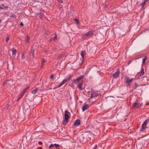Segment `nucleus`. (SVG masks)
<instances>
[{
  "mask_svg": "<svg viewBox=\"0 0 149 149\" xmlns=\"http://www.w3.org/2000/svg\"><path fill=\"white\" fill-rule=\"evenodd\" d=\"M148 0H144L143 2L141 3V5L143 7L144 6L146 3L147 1Z\"/></svg>",
  "mask_w": 149,
  "mask_h": 149,
  "instance_id": "412c9836",
  "label": "nucleus"
},
{
  "mask_svg": "<svg viewBox=\"0 0 149 149\" xmlns=\"http://www.w3.org/2000/svg\"><path fill=\"white\" fill-rule=\"evenodd\" d=\"M8 8V7L7 6H5V7H4V9H7V8Z\"/></svg>",
  "mask_w": 149,
  "mask_h": 149,
  "instance_id": "58836bf2",
  "label": "nucleus"
},
{
  "mask_svg": "<svg viewBox=\"0 0 149 149\" xmlns=\"http://www.w3.org/2000/svg\"><path fill=\"white\" fill-rule=\"evenodd\" d=\"M38 144H39V145H42V142L40 141L39 142H38Z\"/></svg>",
  "mask_w": 149,
  "mask_h": 149,
  "instance_id": "c9c22d12",
  "label": "nucleus"
},
{
  "mask_svg": "<svg viewBox=\"0 0 149 149\" xmlns=\"http://www.w3.org/2000/svg\"><path fill=\"white\" fill-rule=\"evenodd\" d=\"M80 124V121L79 120H77L74 123V125L75 126H78Z\"/></svg>",
  "mask_w": 149,
  "mask_h": 149,
  "instance_id": "ddd939ff",
  "label": "nucleus"
},
{
  "mask_svg": "<svg viewBox=\"0 0 149 149\" xmlns=\"http://www.w3.org/2000/svg\"><path fill=\"white\" fill-rule=\"evenodd\" d=\"M29 37L28 36H27L26 37V42H26V44H27L29 42Z\"/></svg>",
  "mask_w": 149,
  "mask_h": 149,
  "instance_id": "6ab92c4d",
  "label": "nucleus"
},
{
  "mask_svg": "<svg viewBox=\"0 0 149 149\" xmlns=\"http://www.w3.org/2000/svg\"><path fill=\"white\" fill-rule=\"evenodd\" d=\"M20 25L22 26H23V23H22V22H21L20 23Z\"/></svg>",
  "mask_w": 149,
  "mask_h": 149,
  "instance_id": "37998d69",
  "label": "nucleus"
},
{
  "mask_svg": "<svg viewBox=\"0 0 149 149\" xmlns=\"http://www.w3.org/2000/svg\"><path fill=\"white\" fill-rule=\"evenodd\" d=\"M9 107V105H7L5 107V109H8V108Z\"/></svg>",
  "mask_w": 149,
  "mask_h": 149,
  "instance_id": "72a5a7b5",
  "label": "nucleus"
},
{
  "mask_svg": "<svg viewBox=\"0 0 149 149\" xmlns=\"http://www.w3.org/2000/svg\"><path fill=\"white\" fill-rule=\"evenodd\" d=\"M10 17H12L15 18H16V15L14 14H12L10 16Z\"/></svg>",
  "mask_w": 149,
  "mask_h": 149,
  "instance_id": "393cba45",
  "label": "nucleus"
},
{
  "mask_svg": "<svg viewBox=\"0 0 149 149\" xmlns=\"http://www.w3.org/2000/svg\"><path fill=\"white\" fill-rule=\"evenodd\" d=\"M82 83H81L78 84L77 85V87L80 90H81L82 89Z\"/></svg>",
  "mask_w": 149,
  "mask_h": 149,
  "instance_id": "dca6fc26",
  "label": "nucleus"
},
{
  "mask_svg": "<svg viewBox=\"0 0 149 149\" xmlns=\"http://www.w3.org/2000/svg\"><path fill=\"white\" fill-rule=\"evenodd\" d=\"M45 62V59H43L42 61V66L44 65Z\"/></svg>",
  "mask_w": 149,
  "mask_h": 149,
  "instance_id": "bb28decb",
  "label": "nucleus"
},
{
  "mask_svg": "<svg viewBox=\"0 0 149 149\" xmlns=\"http://www.w3.org/2000/svg\"><path fill=\"white\" fill-rule=\"evenodd\" d=\"M9 40V38L8 37H7L6 38V41L8 42Z\"/></svg>",
  "mask_w": 149,
  "mask_h": 149,
  "instance_id": "f704fd0d",
  "label": "nucleus"
},
{
  "mask_svg": "<svg viewBox=\"0 0 149 149\" xmlns=\"http://www.w3.org/2000/svg\"><path fill=\"white\" fill-rule=\"evenodd\" d=\"M141 104L140 103H138L136 102H135L134 103L133 106L136 108H138L141 106Z\"/></svg>",
  "mask_w": 149,
  "mask_h": 149,
  "instance_id": "f8f14e48",
  "label": "nucleus"
},
{
  "mask_svg": "<svg viewBox=\"0 0 149 149\" xmlns=\"http://www.w3.org/2000/svg\"><path fill=\"white\" fill-rule=\"evenodd\" d=\"M120 72L119 69H117L116 72L113 75V77L115 78H118L120 75Z\"/></svg>",
  "mask_w": 149,
  "mask_h": 149,
  "instance_id": "39448f33",
  "label": "nucleus"
},
{
  "mask_svg": "<svg viewBox=\"0 0 149 149\" xmlns=\"http://www.w3.org/2000/svg\"><path fill=\"white\" fill-rule=\"evenodd\" d=\"M17 51L15 49L13 50L12 51V55L13 57H15L16 55Z\"/></svg>",
  "mask_w": 149,
  "mask_h": 149,
  "instance_id": "2eb2a0df",
  "label": "nucleus"
},
{
  "mask_svg": "<svg viewBox=\"0 0 149 149\" xmlns=\"http://www.w3.org/2000/svg\"><path fill=\"white\" fill-rule=\"evenodd\" d=\"M38 148H39L40 149H41L42 148L41 147H39Z\"/></svg>",
  "mask_w": 149,
  "mask_h": 149,
  "instance_id": "49530a36",
  "label": "nucleus"
},
{
  "mask_svg": "<svg viewBox=\"0 0 149 149\" xmlns=\"http://www.w3.org/2000/svg\"><path fill=\"white\" fill-rule=\"evenodd\" d=\"M97 147V146L96 145H95V147L93 149H96Z\"/></svg>",
  "mask_w": 149,
  "mask_h": 149,
  "instance_id": "e433bc0d",
  "label": "nucleus"
},
{
  "mask_svg": "<svg viewBox=\"0 0 149 149\" xmlns=\"http://www.w3.org/2000/svg\"><path fill=\"white\" fill-rule=\"evenodd\" d=\"M146 58H147V56H145V58L143 59V61H142V63H143V64H144L145 63V61L146 60Z\"/></svg>",
  "mask_w": 149,
  "mask_h": 149,
  "instance_id": "b1692460",
  "label": "nucleus"
},
{
  "mask_svg": "<svg viewBox=\"0 0 149 149\" xmlns=\"http://www.w3.org/2000/svg\"><path fill=\"white\" fill-rule=\"evenodd\" d=\"M100 95H101V94H91L90 98H92L95 96H97Z\"/></svg>",
  "mask_w": 149,
  "mask_h": 149,
  "instance_id": "4468645a",
  "label": "nucleus"
},
{
  "mask_svg": "<svg viewBox=\"0 0 149 149\" xmlns=\"http://www.w3.org/2000/svg\"><path fill=\"white\" fill-rule=\"evenodd\" d=\"M82 139H84V137H81V139H80V140L81 141V140Z\"/></svg>",
  "mask_w": 149,
  "mask_h": 149,
  "instance_id": "c03bdc74",
  "label": "nucleus"
},
{
  "mask_svg": "<svg viewBox=\"0 0 149 149\" xmlns=\"http://www.w3.org/2000/svg\"><path fill=\"white\" fill-rule=\"evenodd\" d=\"M26 52L25 51L22 52L21 54V55H25V54H26Z\"/></svg>",
  "mask_w": 149,
  "mask_h": 149,
  "instance_id": "7c9ffc66",
  "label": "nucleus"
},
{
  "mask_svg": "<svg viewBox=\"0 0 149 149\" xmlns=\"http://www.w3.org/2000/svg\"><path fill=\"white\" fill-rule=\"evenodd\" d=\"M74 20L75 21H76V22H77V24L78 25L79 24V21L78 20V19H74Z\"/></svg>",
  "mask_w": 149,
  "mask_h": 149,
  "instance_id": "c85d7f7f",
  "label": "nucleus"
},
{
  "mask_svg": "<svg viewBox=\"0 0 149 149\" xmlns=\"http://www.w3.org/2000/svg\"><path fill=\"white\" fill-rule=\"evenodd\" d=\"M4 7H5L4 5L3 4H2L0 6V9H3Z\"/></svg>",
  "mask_w": 149,
  "mask_h": 149,
  "instance_id": "a878e982",
  "label": "nucleus"
},
{
  "mask_svg": "<svg viewBox=\"0 0 149 149\" xmlns=\"http://www.w3.org/2000/svg\"><path fill=\"white\" fill-rule=\"evenodd\" d=\"M34 57V49H32L31 50L30 53V58L31 59H33Z\"/></svg>",
  "mask_w": 149,
  "mask_h": 149,
  "instance_id": "6e6552de",
  "label": "nucleus"
},
{
  "mask_svg": "<svg viewBox=\"0 0 149 149\" xmlns=\"http://www.w3.org/2000/svg\"><path fill=\"white\" fill-rule=\"evenodd\" d=\"M23 95V94H21L17 99V101H18Z\"/></svg>",
  "mask_w": 149,
  "mask_h": 149,
  "instance_id": "4be33fe9",
  "label": "nucleus"
},
{
  "mask_svg": "<svg viewBox=\"0 0 149 149\" xmlns=\"http://www.w3.org/2000/svg\"><path fill=\"white\" fill-rule=\"evenodd\" d=\"M91 106V105L90 104H85L84 105L83 107L82 108L83 111H84L85 110L88 109Z\"/></svg>",
  "mask_w": 149,
  "mask_h": 149,
  "instance_id": "9b49d317",
  "label": "nucleus"
},
{
  "mask_svg": "<svg viewBox=\"0 0 149 149\" xmlns=\"http://www.w3.org/2000/svg\"><path fill=\"white\" fill-rule=\"evenodd\" d=\"M29 88V86L27 87L24 90L22 93H25L28 90Z\"/></svg>",
  "mask_w": 149,
  "mask_h": 149,
  "instance_id": "aec40b11",
  "label": "nucleus"
},
{
  "mask_svg": "<svg viewBox=\"0 0 149 149\" xmlns=\"http://www.w3.org/2000/svg\"><path fill=\"white\" fill-rule=\"evenodd\" d=\"M54 75H52L51 76L50 78L51 79H52L54 78Z\"/></svg>",
  "mask_w": 149,
  "mask_h": 149,
  "instance_id": "ea45409f",
  "label": "nucleus"
},
{
  "mask_svg": "<svg viewBox=\"0 0 149 149\" xmlns=\"http://www.w3.org/2000/svg\"><path fill=\"white\" fill-rule=\"evenodd\" d=\"M147 121H145L144 123L142 125V128L141 129V131H143L146 129V127L147 123Z\"/></svg>",
  "mask_w": 149,
  "mask_h": 149,
  "instance_id": "9d476101",
  "label": "nucleus"
},
{
  "mask_svg": "<svg viewBox=\"0 0 149 149\" xmlns=\"http://www.w3.org/2000/svg\"><path fill=\"white\" fill-rule=\"evenodd\" d=\"M37 88H36L34 89L32 91V93H36L37 91Z\"/></svg>",
  "mask_w": 149,
  "mask_h": 149,
  "instance_id": "cd10ccee",
  "label": "nucleus"
},
{
  "mask_svg": "<svg viewBox=\"0 0 149 149\" xmlns=\"http://www.w3.org/2000/svg\"><path fill=\"white\" fill-rule=\"evenodd\" d=\"M60 145L58 144H55L54 146H55L56 148H58V147L60 146Z\"/></svg>",
  "mask_w": 149,
  "mask_h": 149,
  "instance_id": "c756f323",
  "label": "nucleus"
},
{
  "mask_svg": "<svg viewBox=\"0 0 149 149\" xmlns=\"http://www.w3.org/2000/svg\"><path fill=\"white\" fill-rule=\"evenodd\" d=\"M57 0L58 2H59L60 3H62L63 2L62 0Z\"/></svg>",
  "mask_w": 149,
  "mask_h": 149,
  "instance_id": "4c0bfd02",
  "label": "nucleus"
},
{
  "mask_svg": "<svg viewBox=\"0 0 149 149\" xmlns=\"http://www.w3.org/2000/svg\"><path fill=\"white\" fill-rule=\"evenodd\" d=\"M53 39L54 40H56V36L55 37H54V38H53Z\"/></svg>",
  "mask_w": 149,
  "mask_h": 149,
  "instance_id": "a19ab883",
  "label": "nucleus"
},
{
  "mask_svg": "<svg viewBox=\"0 0 149 149\" xmlns=\"http://www.w3.org/2000/svg\"><path fill=\"white\" fill-rule=\"evenodd\" d=\"M54 146V144H51L50 146H49V148H52V147H53Z\"/></svg>",
  "mask_w": 149,
  "mask_h": 149,
  "instance_id": "2f4dec72",
  "label": "nucleus"
},
{
  "mask_svg": "<svg viewBox=\"0 0 149 149\" xmlns=\"http://www.w3.org/2000/svg\"><path fill=\"white\" fill-rule=\"evenodd\" d=\"M25 55H22V58L23 59H24L25 58Z\"/></svg>",
  "mask_w": 149,
  "mask_h": 149,
  "instance_id": "473e14b6",
  "label": "nucleus"
},
{
  "mask_svg": "<svg viewBox=\"0 0 149 149\" xmlns=\"http://www.w3.org/2000/svg\"><path fill=\"white\" fill-rule=\"evenodd\" d=\"M70 76L67 79H64L61 82V84L58 86V87H60L62 86L67 81H69L70 80Z\"/></svg>",
  "mask_w": 149,
  "mask_h": 149,
  "instance_id": "20e7f679",
  "label": "nucleus"
},
{
  "mask_svg": "<svg viewBox=\"0 0 149 149\" xmlns=\"http://www.w3.org/2000/svg\"><path fill=\"white\" fill-rule=\"evenodd\" d=\"M39 15H40V18L41 19L42 18L43 15L42 13L40 12L39 13Z\"/></svg>",
  "mask_w": 149,
  "mask_h": 149,
  "instance_id": "5701e85b",
  "label": "nucleus"
},
{
  "mask_svg": "<svg viewBox=\"0 0 149 149\" xmlns=\"http://www.w3.org/2000/svg\"><path fill=\"white\" fill-rule=\"evenodd\" d=\"M7 84L8 85H11L13 84V81L12 80H7L6 81L3 82V84L5 85Z\"/></svg>",
  "mask_w": 149,
  "mask_h": 149,
  "instance_id": "423d86ee",
  "label": "nucleus"
},
{
  "mask_svg": "<svg viewBox=\"0 0 149 149\" xmlns=\"http://www.w3.org/2000/svg\"><path fill=\"white\" fill-rule=\"evenodd\" d=\"M86 53L85 51L82 52L81 53V55L82 58H84V55L86 54Z\"/></svg>",
  "mask_w": 149,
  "mask_h": 149,
  "instance_id": "a211bd4d",
  "label": "nucleus"
},
{
  "mask_svg": "<svg viewBox=\"0 0 149 149\" xmlns=\"http://www.w3.org/2000/svg\"><path fill=\"white\" fill-rule=\"evenodd\" d=\"M1 19H0V22H1Z\"/></svg>",
  "mask_w": 149,
  "mask_h": 149,
  "instance_id": "a18cd8bd",
  "label": "nucleus"
},
{
  "mask_svg": "<svg viewBox=\"0 0 149 149\" xmlns=\"http://www.w3.org/2000/svg\"><path fill=\"white\" fill-rule=\"evenodd\" d=\"M70 113L68 111H65V118L63 121V124L64 125H65L68 122V119L70 118Z\"/></svg>",
  "mask_w": 149,
  "mask_h": 149,
  "instance_id": "f257e3e1",
  "label": "nucleus"
},
{
  "mask_svg": "<svg viewBox=\"0 0 149 149\" xmlns=\"http://www.w3.org/2000/svg\"><path fill=\"white\" fill-rule=\"evenodd\" d=\"M70 76L67 79H64L61 82V84L58 86V87H60L62 86L67 81H69L70 80Z\"/></svg>",
  "mask_w": 149,
  "mask_h": 149,
  "instance_id": "7ed1b4c3",
  "label": "nucleus"
},
{
  "mask_svg": "<svg viewBox=\"0 0 149 149\" xmlns=\"http://www.w3.org/2000/svg\"><path fill=\"white\" fill-rule=\"evenodd\" d=\"M144 69L142 68L141 70V72L140 74V76H141L144 75Z\"/></svg>",
  "mask_w": 149,
  "mask_h": 149,
  "instance_id": "f3484780",
  "label": "nucleus"
},
{
  "mask_svg": "<svg viewBox=\"0 0 149 149\" xmlns=\"http://www.w3.org/2000/svg\"><path fill=\"white\" fill-rule=\"evenodd\" d=\"M127 80L126 81H125V83L126 84V85L127 86H129L130 84V82L132 81L133 79H129V78L128 77L127 78Z\"/></svg>",
  "mask_w": 149,
  "mask_h": 149,
  "instance_id": "1a4fd4ad",
  "label": "nucleus"
},
{
  "mask_svg": "<svg viewBox=\"0 0 149 149\" xmlns=\"http://www.w3.org/2000/svg\"><path fill=\"white\" fill-rule=\"evenodd\" d=\"M145 121H147L146 123H149V119L148 120H146Z\"/></svg>",
  "mask_w": 149,
  "mask_h": 149,
  "instance_id": "79ce46f5",
  "label": "nucleus"
},
{
  "mask_svg": "<svg viewBox=\"0 0 149 149\" xmlns=\"http://www.w3.org/2000/svg\"><path fill=\"white\" fill-rule=\"evenodd\" d=\"M84 77V76L82 75H81L76 79H73V82L75 84H76L78 82L79 80L83 79Z\"/></svg>",
  "mask_w": 149,
  "mask_h": 149,
  "instance_id": "0eeeda50",
  "label": "nucleus"
},
{
  "mask_svg": "<svg viewBox=\"0 0 149 149\" xmlns=\"http://www.w3.org/2000/svg\"><path fill=\"white\" fill-rule=\"evenodd\" d=\"M94 33V30L92 29L90 31L86 33L83 36V38H85L91 35H92Z\"/></svg>",
  "mask_w": 149,
  "mask_h": 149,
  "instance_id": "f03ea898",
  "label": "nucleus"
}]
</instances>
